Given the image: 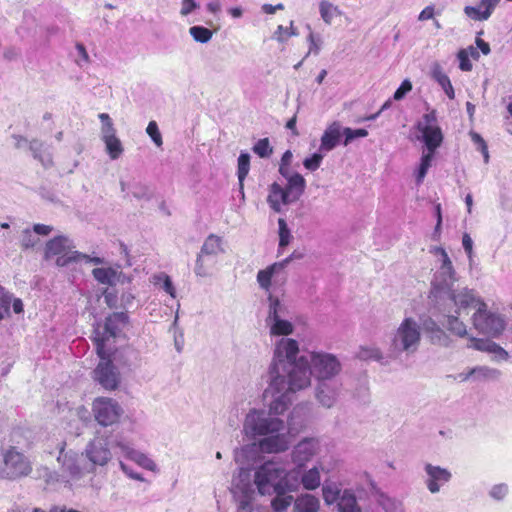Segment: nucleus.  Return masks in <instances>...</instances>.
Returning <instances> with one entry per match:
<instances>
[{
    "label": "nucleus",
    "mask_w": 512,
    "mask_h": 512,
    "mask_svg": "<svg viewBox=\"0 0 512 512\" xmlns=\"http://www.w3.org/2000/svg\"><path fill=\"white\" fill-rule=\"evenodd\" d=\"M299 343L292 338L282 337L275 344L274 356L267 371L265 399L271 394H279L271 404L275 412L286 411L291 401L290 394L311 384V371L306 357L296 358Z\"/></svg>",
    "instance_id": "f257e3e1"
},
{
    "label": "nucleus",
    "mask_w": 512,
    "mask_h": 512,
    "mask_svg": "<svg viewBox=\"0 0 512 512\" xmlns=\"http://www.w3.org/2000/svg\"><path fill=\"white\" fill-rule=\"evenodd\" d=\"M279 394H271L267 399L269 411L250 410L243 423V432L249 438L259 440V449L264 453H280L288 449L290 444L289 433L283 420L277 417L284 411L275 412L271 409V404L277 399Z\"/></svg>",
    "instance_id": "f03ea898"
},
{
    "label": "nucleus",
    "mask_w": 512,
    "mask_h": 512,
    "mask_svg": "<svg viewBox=\"0 0 512 512\" xmlns=\"http://www.w3.org/2000/svg\"><path fill=\"white\" fill-rule=\"evenodd\" d=\"M292 481L291 473L277 461H266L254 472V484L259 494L263 496L272 495L278 486H284Z\"/></svg>",
    "instance_id": "7ed1b4c3"
},
{
    "label": "nucleus",
    "mask_w": 512,
    "mask_h": 512,
    "mask_svg": "<svg viewBox=\"0 0 512 512\" xmlns=\"http://www.w3.org/2000/svg\"><path fill=\"white\" fill-rule=\"evenodd\" d=\"M421 342V327L412 317H406L392 334L390 350L393 354L415 353Z\"/></svg>",
    "instance_id": "20e7f679"
},
{
    "label": "nucleus",
    "mask_w": 512,
    "mask_h": 512,
    "mask_svg": "<svg viewBox=\"0 0 512 512\" xmlns=\"http://www.w3.org/2000/svg\"><path fill=\"white\" fill-rule=\"evenodd\" d=\"M128 316L124 312H116L109 315L104 323L103 329L97 326L94 329L93 341L96 345V351L100 358L111 354L113 347L110 341L114 340L121 332L122 328L127 324Z\"/></svg>",
    "instance_id": "39448f33"
},
{
    "label": "nucleus",
    "mask_w": 512,
    "mask_h": 512,
    "mask_svg": "<svg viewBox=\"0 0 512 512\" xmlns=\"http://www.w3.org/2000/svg\"><path fill=\"white\" fill-rule=\"evenodd\" d=\"M32 471L29 458L15 446H10L2 452L0 463V478L14 480L27 476Z\"/></svg>",
    "instance_id": "423d86ee"
},
{
    "label": "nucleus",
    "mask_w": 512,
    "mask_h": 512,
    "mask_svg": "<svg viewBox=\"0 0 512 512\" xmlns=\"http://www.w3.org/2000/svg\"><path fill=\"white\" fill-rule=\"evenodd\" d=\"M123 440L121 437L116 436L113 438L112 434L104 432H96L94 438L91 439L83 454L93 466H105L112 459L111 447H116L115 441Z\"/></svg>",
    "instance_id": "0eeeda50"
},
{
    "label": "nucleus",
    "mask_w": 512,
    "mask_h": 512,
    "mask_svg": "<svg viewBox=\"0 0 512 512\" xmlns=\"http://www.w3.org/2000/svg\"><path fill=\"white\" fill-rule=\"evenodd\" d=\"M440 267L434 275L431 283L430 298L436 304H440L443 293L449 292L458 280L456 271L447 252H443V259H440Z\"/></svg>",
    "instance_id": "6e6552de"
},
{
    "label": "nucleus",
    "mask_w": 512,
    "mask_h": 512,
    "mask_svg": "<svg viewBox=\"0 0 512 512\" xmlns=\"http://www.w3.org/2000/svg\"><path fill=\"white\" fill-rule=\"evenodd\" d=\"M75 246L66 236H57L49 240L45 247V258L57 256L56 265L59 267L77 263L80 258H86V254L74 250Z\"/></svg>",
    "instance_id": "1a4fd4ad"
},
{
    "label": "nucleus",
    "mask_w": 512,
    "mask_h": 512,
    "mask_svg": "<svg viewBox=\"0 0 512 512\" xmlns=\"http://www.w3.org/2000/svg\"><path fill=\"white\" fill-rule=\"evenodd\" d=\"M92 413L100 426L108 427L120 422L124 409L116 399L100 396L92 402Z\"/></svg>",
    "instance_id": "9d476101"
},
{
    "label": "nucleus",
    "mask_w": 512,
    "mask_h": 512,
    "mask_svg": "<svg viewBox=\"0 0 512 512\" xmlns=\"http://www.w3.org/2000/svg\"><path fill=\"white\" fill-rule=\"evenodd\" d=\"M472 322L476 330L492 337L499 336L505 329L503 317L488 311L487 304L483 300L478 301V307L472 316Z\"/></svg>",
    "instance_id": "9b49d317"
},
{
    "label": "nucleus",
    "mask_w": 512,
    "mask_h": 512,
    "mask_svg": "<svg viewBox=\"0 0 512 512\" xmlns=\"http://www.w3.org/2000/svg\"><path fill=\"white\" fill-rule=\"evenodd\" d=\"M309 369L318 382L330 381L341 369L338 359L329 353L312 352L309 355Z\"/></svg>",
    "instance_id": "f8f14e48"
},
{
    "label": "nucleus",
    "mask_w": 512,
    "mask_h": 512,
    "mask_svg": "<svg viewBox=\"0 0 512 512\" xmlns=\"http://www.w3.org/2000/svg\"><path fill=\"white\" fill-rule=\"evenodd\" d=\"M352 141V128L344 127L339 121H333L324 130L319 150L328 153L335 149L338 145H348Z\"/></svg>",
    "instance_id": "ddd939ff"
},
{
    "label": "nucleus",
    "mask_w": 512,
    "mask_h": 512,
    "mask_svg": "<svg viewBox=\"0 0 512 512\" xmlns=\"http://www.w3.org/2000/svg\"><path fill=\"white\" fill-rule=\"evenodd\" d=\"M417 129L422 134L428 152L435 153V150L443 141V134L437 125V117L435 110L423 115L422 120L418 122Z\"/></svg>",
    "instance_id": "4468645a"
},
{
    "label": "nucleus",
    "mask_w": 512,
    "mask_h": 512,
    "mask_svg": "<svg viewBox=\"0 0 512 512\" xmlns=\"http://www.w3.org/2000/svg\"><path fill=\"white\" fill-rule=\"evenodd\" d=\"M109 357L110 354L105 355L104 358H100L101 360L93 374L95 381H97L105 390L112 391L117 389L120 384V373Z\"/></svg>",
    "instance_id": "2eb2a0df"
},
{
    "label": "nucleus",
    "mask_w": 512,
    "mask_h": 512,
    "mask_svg": "<svg viewBox=\"0 0 512 512\" xmlns=\"http://www.w3.org/2000/svg\"><path fill=\"white\" fill-rule=\"evenodd\" d=\"M223 252L224 249L222 247V238L215 234H210L205 239L200 252L197 255L195 263V274L200 277H206L208 275L206 269V258L216 257Z\"/></svg>",
    "instance_id": "dca6fc26"
},
{
    "label": "nucleus",
    "mask_w": 512,
    "mask_h": 512,
    "mask_svg": "<svg viewBox=\"0 0 512 512\" xmlns=\"http://www.w3.org/2000/svg\"><path fill=\"white\" fill-rule=\"evenodd\" d=\"M479 300L481 299L476 297L473 289H469L468 287L455 289L453 287L449 292L443 293L440 303L442 301H448L449 306L455 307V313L461 315L462 311L472 307L474 304L478 306Z\"/></svg>",
    "instance_id": "f3484780"
},
{
    "label": "nucleus",
    "mask_w": 512,
    "mask_h": 512,
    "mask_svg": "<svg viewBox=\"0 0 512 512\" xmlns=\"http://www.w3.org/2000/svg\"><path fill=\"white\" fill-rule=\"evenodd\" d=\"M359 477L369 485L371 494L385 512H405L402 501L383 492L367 472L361 473Z\"/></svg>",
    "instance_id": "a211bd4d"
},
{
    "label": "nucleus",
    "mask_w": 512,
    "mask_h": 512,
    "mask_svg": "<svg viewBox=\"0 0 512 512\" xmlns=\"http://www.w3.org/2000/svg\"><path fill=\"white\" fill-rule=\"evenodd\" d=\"M66 443L64 441L58 444L57 462L61 466L64 474L73 480H78L82 477L83 472L79 465V455L73 450H65Z\"/></svg>",
    "instance_id": "6ab92c4d"
},
{
    "label": "nucleus",
    "mask_w": 512,
    "mask_h": 512,
    "mask_svg": "<svg viewBox=\"0 0 512 512\" xmlns=\"http://www.w3.org/2000/svg\"><path fill=\"white\" fill-rule=\"evenodd\" d=\"M318 441L314 438H305L294 446L292 450V462L298 470H301L317 454Z\"/></svg>",
    "instance_id": "aec40b11"
},
{
    "label": "nucleus",
    "mask_w": 512,
    "mask_h": 512,
    "mask_svg": "<svg viewBox=\"0 0 512 512\" xmlns=\"http://www.w3.org/2000/svg\"><path fill=\"white\" fill-rule=\"evenodd\" d=\"M424 470L427 475L425 483L427 489L432 494L438 493L441 486L448 483L452 478V474L448 469L430 463L425 464Z\"/></svg>",
    "instance_id": "412c9836"
},
{
    "label": "nucleus",
    "mask_w": 512,
    "mask_h": 512,
    "mask_svg": "<svg viewBox=\"0 0 512 512\" xmlns=\"http://www.w3.org/2000/svg\"><path fill=\"white\" fill-rule=\"evenodd\" d=\"M298 478L294 477L293 481L284 485L278 486V489L273 491L275 497L271 501V507L274 512H284L295 501L294 497L289 494L298 489Z\"/></svg>",
    "instance_id": "4be33fe9"
},
{
    "label": "nucleus",
    "mask_w": 512,
    "mask_h": 512,
    "mask_svg": "<svg viewBox=\"0 0 512 512\" xmlns=\"http://www.w3.org/2000/svg\"><path fill=\"white\" fill-rule=\"evenodd\" d=\"M322 491L326 503H337L339 512H352V495L347 490L341 495V491L337 487L325 485Z\"/></svg>",
    "instance_id": "5701e85b"
},
{
    "label": "nucleus",
    "mask_w": 512,
    "mask_h": 512,
    "mask_svg": "<svg viewBox=\"0 0 512 512\" xmlns=\"http://www.w3.org/2000/svg\"><path fill=\"white\" fill-rule=\"evenodd\" d=\"M294 202L295 201L291 199V196L288 194L287 190L280 184L274 182L270 185L267 203L274 212L280 213L282 210V205H289Z\"/></svg>",
    "instance_id": "b1692460"
},
{
    "label": "nucleus",
    "mask_w": 512,
    "mask_h": 512,
    "mask_svg": "<svg viewBox=\"0 0 512 512\" xmlns=\"http://www.w3.org/2000/svg\"><path fill=\"white\" fill-rule=\"evenodd\" d=\"M115 445L121 450V452L128 457L129 459L135 461L140 466L145 469L153 471L156 467L154 461L150 459L147 455L140 451L134 450L127 442L124 440H116Z\"/></svg>",
    "instance_id": "393cba45"
},
{
    "label": "nucleus",
    "mask_w": 512,
    "mask_h": 512,
    "mask_svg": "<svg viewBox=\"0 0 512 512\" xmlns=\"http://www.w3.org/2000/svg\"><path fill=\"white\" fill-rule=\"evenodd\" d=\"M499 2L500 0H481L478 7L466 6L464 13L475 21L487 20Z\"/></svg>",
    "instance_id": "a878e982"
},
{
    "label": "nucleus",
    "mask_w": 512,
    "mask_h": 512,
    "mask_svg": "<svg viewBox=\"0 0 512 512\" xmlns=\"http://www.w3.org/2000/svg\"><path fill=\"white\" fill-rule=\"evenodd\" d=\"M337 391L330 381L318 382L316 387V398L324 407L330 408L334 405Z\"/></svg>",
    "instance_id": "bb28decb"
},
{
    "label": "nucleus",
    "mask_w": 512,
    "mask_h": 512,
    "mask_svg": "<svg viewBox=\"0 0 512 512\" xmlns=\"http://www.w3.org/2000/svg\"><path fill=\"white\" fill-rule=\"evenodd\" d=\"M305 187H306V181H305L304 177L301 174L294 172L293 176H291V178H289L287 180L285 189L287 190L288 194L291 196V199L296 202L300 199V197L304 193Z\"/></svg>",
    "instance_id": "cd10ccee"
},
{
    "label": "nucleus",
    "mask_w": 512,
    "mask_h": 512,
    "mask_svg": "<svg viewBox=\"0 0 512 512\" xmlns=\"http://www.w3.org/2000/svg\"><path fill=\"white\" fill-rule=\"evenodd\" d=\"M266 324L272 336H288L294 330L293 324L286 317L266 320Z\"/></svg>",
    "instance_id": "c85d7f7f"
},
{
    "label": "nucleus",
    "mask_w": 512,
    "mask_h": 512,
    "mask_svg": "<svg viewBox=\"0 0 512 512\" xmlns=\"http://www.w3.org/2000/svg\"><path fill=\"white\" fill-rule=\"evenodd\" d=\"M295 512H318L319 500L310 494H304L294 501Z\"/></svg>",
    "instance_id": "c756f323"
},
{
    "label": "nucleus",
    "mask_w": 512,
    "mask_h": 512,
    "mask_svg": "<svg viewBox=\"0 0 512 512\" xmlns=\"http://www.w3.org/2000/svg\"><path fill=\"white\" fill-rule=\"evenodd\" d=\"M288 309L277 297L269 294L268 296V315L266 320L287 317Z\"/></svg>",
    "instance_id": "7c9ffc66"
},
{
    "label": "nucleus",
    "mask_w": 512,
    "mask_h": 512,
    "mask_svg": "<svg viewBox=\"0 0 512 512\" xmlns=\"http://www.w3.org/2000/svg\"><path fill=\"white\" fill-rule=\"evenodd\" d=\"M94 278L101 284L115 285L118 280V273L113 268H95L92 271Z\"/></svg>",
    "instance_id": "2f4dec72"
},
{
    "label": "nucleus",
    "mask_w": 512,
    "mask_h": 512,
    "mask_svg": "<svg viewBox=\"0 0 512 512\" xmlns=\"http://www.w3.org/2000/svg\"><path fill=\"white\" fill-rule=\"evenodd\" d=\"M30 150L33 157L41 162L44 167L52 165V156L50 153L44 151V143L38 140L30 142Z\"/></svg>",
    "instance_id": "473e14b6"
},
{
    "label": "nucleus",
    "mask_w": 512,
    "mask_h": 512,
    "mask_svg": "<svg viewBox=\"0 0 512 512\" xmlns=\"http://www.w3.org/2000/svg\"><path fill=\"white\" fill-rule=\"evenodd\" d=\"M250 170V155L246 152H241L238 157V171L237 176L239 180V186H240V192L242 194V197H244V180L246 176L248 175Z\"/></svg>",
    "instance_id": "72a5a7b5"
},
{
    "label": "nucleus",
    "mask_w": 512,
    "mask_h": 512,
    "mask_svg": "<svg viewBox=\"0 0 512 512\" xmlns=\"http://www.w3.org/2000/svg\"><path fill=\"white\" fill-rule=\"evenodd\" d=\"M152 282L155 286L169 294L172 298L176 297V289L171 278L166 273H159L153 276Z\"/></svg>",
    "instance_id": "f704fd0d"
},
{
    "label": "nucleus",
    "mask_w": 512,
    "mask_h": 512,
    "mask_svg": "<svg viewBox=\"0 0 512 512\" xmlns=\"http://www.w3.org/2000/svg\"><path fill=\"white\" fill-rule=\"evenodd\" d=\"M301 483L306 490H315L320 486L321 479L317 467H313L305 472L301 477Z\"/></svg>",
    "instance_id": "c9c22d12"
},
{
    "label": "nucleus",
    "mask_w": 512,
    "mask_h": 512,
    "mask_svg": "<svg viewBox=\"0 0 512 512\" xmlns=\"http://www.w3.org/2000/svg\"><path fill=\"white\" fill-rule=\"evenodd\" d=\"M102 126H101V139L102 141L117 137L116 136V129L114 127V124L112 122L111 117L107 113H100L98 115Z\"/></svg>",
    "instance_id": "e433bc0d"
},
{
    "label": "nucleus",
    "mask_w": 512,
    "mask_h": 512,
    "mask_svg": "<svg viewBox=\"0 0 512 512\" xmlns=\"http://www.w3.org/2000/svg\"><path fill=\"white\" fill-rule=\"evenodd\" d=\"M103 142L110 159L116 160L122 155L124 148L121 140L118 137H114Z\"/></svg>",
    "instance_id": "4c0bfd02"
},
{
    "label": "nucleus",
    "mask_w": 512,
    "mask_h": 512,
    "mask_svg": "<svg viewBox=\"0 0 512 512\" xmlns=\"http://www.w3.org/2000/svg\"><path fill=\"white\" fill-rule=\"evenodd\" d=\"M459 315H448L447 316V323L446 327L447 329L452 332L453 334L464 337L467 335V329L465 324L458 319Z\"/></svg>",
    "instance_id": "58836bf2"
},
{
    "label": "nucleus",
    "mask_w": 512,
    "mask_h": 512,
    "mask_svg": "<svg viewBox=\"0 0 512 512\" xmlns=\"http://www.w3.org/2000/svg\"><path fill=\"white\" fill-rule=\"evenodd\" d=\"M472 373H476V379L480 380H497L501 376L498 369L488 366H477L472 368Z\"/></svg>",
    "instance_id": "ea45409f"
},
{
    "label": "nucleus",
    "mask_w": 512,
    "mask_h": 512,
    "mask_svg": "<svg viewBox=\"0 0 512 512\" xmlns=\"http://www.w3.org/2000/svg\"><path fill=\"white\" fill-rule=\"evenodd\" d=\"M189 34L192 36V38L199 43H208L212 36L213 32L203 26H192L189 28Z\"/></svg>",
    "instance_id": "a19ab883"
},
{
    "label": "nucleus",
    "mask_w": 512,
    "mask_h": 512,
    "mask_svg": "<svg viewBox=\"0 0 512 512\" xmlns=\"http://www.w3.org/2000/svg\"><path fill=\"white\" fill-rule=\"evenodd\" d=\"M319 10L322 19L327 24H330L333 18L340 14L338 8L328 1H321L319 4Z\"/></svg>",
    "instance_id": "79ce46f5"
},
{
    "label": "nucleus",
    "mask_w": 512,
    "mask_h": 512,
    "mask_svg": "<svg viewBox=\"0 0 512 512\" xmlns=\"http://www.w3.org/2000/svg\"><path fill=\"white\" fill-rule=\"evenodd\" d=\"M433 157H434L433 152L427 151L426 153H423V155L421 157L420 165H419V168L417 171V175H416V181L418 184L422 183L423 179L425 178L427 171L431 166Z\"/></svg>",
    "instance_id": "37998d69"
},
{
    "label": "nucleus",
    "mask_w": 512,
    "mask_h": 512,
    "mask_svg": "<svg viewBox=\"0 0 512 512\" xmlns=\"http://www.w3.org/2000/svg\"><path fill=\"white\" fill-rule=\"evenodd\" d=\"M278 226H279V249L278 254L282 252V249H284L290 242L292 236L290 229L287 226L286 221L283 218L278 219Z\"/></svg>",
    "instance_id": "c03bdc74"
},
{
    "label": "nucleus",
    "mask_w": 512,
    "mask_h": 512,
    "mask_svg": "<svg viewBox=\"0 0 512 512\" xmlns=\"http://www.w3.org/2000/svg\"><path fill=\"white\" fill-rule=\"evenodd\" d=\"M357 357L361 360H376L380 361L382 359L381 351L375 346H363L360 347Z\"/></svg>",
    "instance_id": "a18cd8bd"
},
{
    "label": "nucleus",
    "mask_w": 512,
    "mask_h": 512,
    "mask_svg": "<svg viewBox=\"0 0 512 512\" xmlns=\"http://www.w3.org/2000/svg\"><path fill=\"white\" fill-rule=\"evenodd\" d=\"M38 243H39V238L33 232V230L26 228L22 231L21 240H20L22 249L27 250V249L34 248L36 245H38Z\"/></svg>",
    "instance_id": "49530a36"
},
{
    "label": "nucleus",
    "mask_w": 512,
    "mask_h": 512,
    "mask_svg": "<svg viewBox=\"0 0 512 512\" xmlns=\"http://www.w3.org/2000/svg\"><path fill=\"white\" fill-rule=\"evenodd\" d=\"M358 382V392L354 393V399L356 398L360 403L366 404L369 402L370 393H369V385L366 377L359 378Z\"/></svg>",
    "instance_id": "de8ad7c7"
},
{
    "label": "nucleus",
    "mask_w": 512,
    "mask_h": 512,
    "mask_svg": "<svg viewBox=\"0 0 512 512\" xmlns=\"http://www.w3.org/2000/svg\"><path fill=\"white\" fill-rule=\"evenodd\" d=\"M252 150L260 158H268L273 153V148L270 146L268 138L258 140Z\"/></svg>",
    "instance_id": "09e8293b"
},
{
    "label": "nucleus",
    "mask_w": 512,
    "mask_h": 512,
    "mask_svg": "<svg viewBox=\"0 0 512 512\" xmlns=\"http://www.w3.org/2000/svg\"><path fill=\"white\" fill-rule=\"evenodd\" d=\"M494 343L495 342H493L491 340L478 339L475 337H471V338H469V343H468L467 347L478 350V351L489 353V352H491L492 346L494 345Z\"/></svg>",
    "instance_id": "8fccbe9b"
},
{
    "label": "nucleus",
    "mask_w": 512,
    "mask_h": 512,
    "mask_svg": "<svg viewBox=\"0 0 512 512\" xmlns=\"http://www.w3.org/2000/svg\"><path fill=\"white\" fill-rule=\"evenodd\" d=\"M274 274L270 270L269 266L257 273V282L259 286L265 291H269L271 287V280Z\"/></svg>",
    "instance_id": "3c124183"
},
{
    "label": "nucleus",
    "mask_w": 512,
    "mask_h": 512,
    "mask_svg": "<svg viewBox=\"0 0 512 512\" xmlns=\"http://www.w3.org/2000/svg\"><path fill=\"white\" fill-rule=\"evenodd\" d=\"M12 295L0 286V320L9 314Z\"/></svg>",
    "instance_id": "603ef678"
},
{
    "label": "nucleus",
    "mask_w": 512,
    "mask_h": 512,
    "mask_svg": "<svg viewBox=\"0 0 512 512\" xmlns=\"http://www.w3.org/2000/svg\"><path fill=\"white\" fill-rule=\"evenodd\" d=\"M324 154L325 153L320 152V150H319L317 153H314L312 156L305 158L303 161L304 167L310 171L317 170L321 165Z\"/></svg>",
    "instance_id": "864d4df0"
},
{
    "label": "nucleus",
    "mask_w": 512,
    "mask_h": 512,
    "mask_svg": "<svg viewBox=\"0 0 512 512\" xmlns=\"http://www.w3.org/2000/svg\"><path fill=\"white\" fill-rule=\"evenodd\" d=\"M146 132L157 147L162 146V144H163L162 136L159 131L158 125L155 121L149 122V124L146 128Z\"/></svg>",
    "instance_id": "5fc2aeb1"
},
{
    "label": "nucleus",
    "mask_w": 512,
    "mask_h": 512,
    "mask_svg": "<svg viewBox=\"0 0 512 512\" xmlns=\"http://www.w3.org/2000/svg\"><path fill=\"white\" fill-rule=\"evenodd\" d=\"M508 494V486L504 483L494 485L490 491L489 495L495 500H502Z\"/></svg>",
    "instance_id": "6e6d98bb"
},
{
    "label": "nucleus",
    "mask_w": 512,
    "mask_h": 512,
    "mask_svg": "<svg viewBox=\"0 0 512 512\" xmlns=\"http://www.w3.org/2000/svg\"><path fill=\"white\" fill-rule=\"evenodd\" d=\"M308 29L311 30L309 26ZM308 41L310 42L309 53H314L317 55L322 45L321 37L319 35H315L312 31H310L308 35Z\"/></svg>",
    "instance_id": "4d7b16f0"
},
{
    "label": "nucleus",
    "mask_w": 512,
    "mask_h": 512,
    "mask_svg": "<svg viewBox=\"0 0 512 512\" xmlns=\"http://www.w3.org/2000/svg\"><path fill=\"white\" fill-rule=\"evenodd\" d=\"M237 512H252V493H245L239 499Z\"/></svg>",
    "instance_id": "13d9d810"
},
{
    "label": "nucleus",
    "mask_w": 512,
    "mask_h": 512,
    "mask_svg": "<svg viewBox=\"0 0 512 512\" xmlns=\"http://www.w3.org/2000/svg\"><path fill=\"white\" fill-rule=\"evenodd\" d=\"M458 59H459V68L462 71H471L472 69V63L469 60V52L468 50L461 49L458 52Z\"/></svg>",
    "instance_id": "bf43d9fd"
},
{
    "label": "nucleus",
    "mask_w": 512,
    "mask_h": 512,
    "mask_svg": "<svg viewBox=\"0 0 512 512\" xmlns=\"http://www.w3.org/2000/svg\"><path fill=\"white\" fill-rule=\"evenodd\" d=\"M412 90V84L409 80H404L400 87L395 91L393 95L394 100H401L405 95Z\"/></svg>",
    "instance_id": "052dcab7"
},
{
    "label": "nucleus",
    "mask_w": 512,
    "mask_h": 512,
    "mask_svg": "<svg viewBox=\"0 0 512 512\" xmlns=\"http://www.w3.org/2000/svg\"><path fill=\"white\" fill-rule=\"evenodd\" d=\"M432 76L439 83V85L441 87L444 84H448V81L450 80L448 78V76L442 71V68L438 64L434 65L433 70H432Z\"/></svg>",
    "instance_id": "680f3d73"
},
{
    "label": "nucleus",
    "mask_w": 512,
    "mask_h": 512,
    "mask_svg": "<svg viewBox=\"0 0 512 512\" xmlns=\"http://www.w3.org/2000/svg\"><path fill=\"white\" fill-rule=\"evenodd\" d=\"M489 353L494 355L493 359L495 361H506L509 358L508 352L497 343H494Z\"/></svg>",
    "instance_id": "e2e57ef3"
},
{
    "label": "nucleus",
    "mask_w": 512,
    "mask_h": 512,
    "mask_svg": "<svg viewBox=\"0 0 512 512\" xmlns=\"http://www.w3.org/2000/svg\"><path fill=\"white\" fill-rule=\"evenodd\" d=\"M198 7L199 5L195 2V0H182L180 14L182 16H188Z\"/></svg>",
    "instance_id": "0e129e2a"
},
{
    "label": "nucleus",
    "mask_w": 512,
    "mask_h": 512,
    "mask_svg": "<svg viewBox=\"0 0 512 512\" xmlns=\"http://www.w3.org/2000/svg\"><path fill=\"white\" fill-rule=\"evenodd\" d=\"M53 231V227L45 224H35L33 226V232L38 236H47Z\"/></svg>",
    "instance_id": "69168bd1"
},
{
    "label": "nucleus",
    "mask_w": 512,
    "mask_h": 512,
    "mask_svg": "<svg viewBox=\"0 0 512 512\" xmlns=\"http://www.w3.org/2000/svg\"><path fill=\"white\" fill-rule=\"evenodd\" d=\"M462 245L466 253L468 254V257L472 258L473 253V241L469 234L465 233L462 238Z\"/></svg>",
    "instance_id": "338daca9"
},
{
    "label": "nucleus",
    "mask_w": 512,
    "mask_h": 512,
    "mask_svg": "<svg viewBox=\"0 0 512 512\" xmlns=\"http://www.w3.org/2000/svg\"><path fill=\"white\" fill-rule=\"evenodd\" d=\"M434 17V6L429 5L425 7L419 14L418 20L419 21H425L432 19Z\"/></svg>",
    "instance_id": "774afa93"
}]
</instances>
